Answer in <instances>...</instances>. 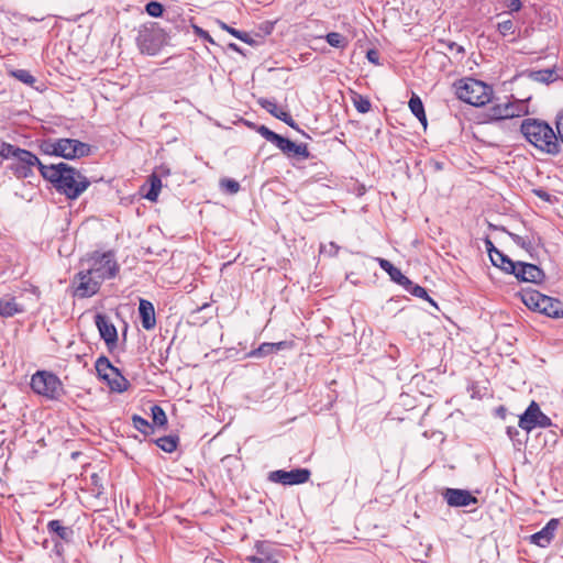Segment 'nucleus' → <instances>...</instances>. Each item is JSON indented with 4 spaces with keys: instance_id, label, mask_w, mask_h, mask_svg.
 <instances>
[{
    "instance_id": "obj_26",
    "label": "nucleus",
    "mask_w": 563,
    "mask_h": 563,
    "mask_svg": "<svg viewBox=\"0 0 563 563\" xmlns=\"http://www.w3.org/2000/svg\"><path fill=\"white\" fill-rule=\"evenodd\" d=\"M405 286V289L410 295L424 299L428 302H430L437 310H439V307L437 302L428 295V291L426 288L421 287L419 284H402Z\"/></svg>"
},
{
    "instance_id": "obj_5",
    "label": "nucleus",
    "mask_w": 563,
    "mask_h": 563,
    "mask_svg": "<svg viewBox=\"0 0 563 563\" xmlns=\"http://www.w3.org/2000/svg\"><path fill=\"white\" fill-rule=\"evenodd\" d=\"M489 258L494 266L514 274L518 282H541L544 277L542 269L537 265L523 262L515 263L499 250H490Z\"/></svg>"
},
{
    "instance_id": "obj_48",
    "label": "nucleus",
    "mask_w": 563,
    "mask_h": 563,
    "mask_svg": "<svg viewBox=\"0 0 563 563\" xmlns=\"http://www.w3.org/2000/svg\"><path fill=\"white\" fill-rule=\"evenodd\" d=\"M556 129H558V134H559L561 141L563 142V114L558 118Z\"/></svg>"
},
{
    "instance_id": "obj_55",
    "label": "nucleus",
    "mask_w": 563,
    "mask_h": 563,
    "mask_svg": "<svg viewBox=\"0 0 563 563\" xmlns=\"http://www.w3.org/2000/svg\"><path fill=\"white\" fill-rule=\"evenodd\" d=\"M230 47L235 49V51H239L238 46L235 44H230Z\"/></svg>"
},
{
    "instance_id": "obj_52",
    "label": "nucleus",
    "mask_w": 563,
    "mask_h": 563,
    "mask_svg": "<svg viewBox=\"0 0 563 563\" xmlns=\"http://www.w3.org/2000/svg\"><path fill=\"white\" fill-rule=\"evenodd\" d=\"M228 32H229L230 34H232L233 36H235L236 38L240 36V33H241V31H238V30H235V29H233V27H231V26H230V29L228 30Z\"/></svg>"
},
{
    "instance_id": "obj_45",
    "label": "nucleus",
    "mask_w": 563,
    "mask_h": 563,
    "mask_svg": "<svg viewBox=\"0 0 563 563\" xmlns=\"http://www.w3.org/2000/svg\"><path fill=\"white\" fill-rule=\"evenodd\" d=\"M521 1L520 0H508L507 8L510 12H517L521 9Z\"/></svg>"
},
{
    "instance_id": "obj_13",
    "label": "nucleus",
    "mask_w": 563,
    "mask_h": 563,
    "mask_svg": "<svg viewBox=\"0 0 563 563\" xmlns=\"http://www.w3.org/2000/svg\"><path fill=\"white\" fill-rule=\"evenodd\" d=\"M95 323L100 338L104 341L108 350L112 352L118 345V330L115 325L110 321L109 317L102 313L95 316Z\"/></svg>"
},
{
    "instance_id": "obj_2",
    "label": "nucleus",
    "mask_w": 563,
    "mask_h": 563,
    "mask_svg": "<svg viewBox=\"0 0 563 563\" xmlns=\"http://www.w3.org/2000/svg\"><path fill=\"white\" fill-rule=\"evenodd\" d=\"M119 266L111 252L95 253L80 262L77 277L80 282H99L112 279L118 273Z\"/></svg>"
},
{
    "instance_id": "obj_18",
    "label": "nucleus",
    "mask_w": 563,
    "mask_h": 563,
    "mask_svg": "<svg viewBox=\"0 0 563 563\" xmlns=\"http://www.w3.org/2000/svg\"><path fill=\"white\" fill-rule=\"evenodd\" d=\"M257 102L263 109H265L275 118L282 120L283 122H285L286 124L294 129L297 128L296 122L294 121L291 115L287 111L279 109L274 100L261 98L258 99Z\"/></svg>"
},
{
    "instance_id": "obj_17",
    "label": "nucleus",
    "mask_w": 563,
    "mask_h": 563,
    "mask_svg": "<svg viewBox=\"0 0 563 563\" xmlns=\"http://www.w3.org/2000/svg\"><path fill=\"white\" fill-rule=\"evenodd\" d=\"M559 527V520L558 519H551L545 527H543L540 531L536 532L531 536V542L541 547L545 548L550 544L552 539L554 538V532Z\"/></svg>"
},
{
    "instance_id": "obj_11",
    "label": "nucleus",
    "mask_w": 563,
    "mask_h": 563,
    "mask_svg": "<svg viewBox=\"0 0 563 563\" xmlns=\"http://www.w3.org/2000/svg\"><path fill=\"white\" fill-rule=\"evenodd\" d=\"M311 472L308 468H294L290 471L277 470L268 474V479L282 485H299L307 483Z\"/></svg>"
},
{
    "instance_id": "obj_51",
    "label": "nucleus",
    "mask_w": 563,
    "mask_h": 563,
    "mask_svg": "<svg viewBox=\"0 0 563 563\" xmlns=\"http://www.w3.org/2000/svg\"><path fill=\"white\" fill-rule=\"evenodd\" d=\"M485 244H486V250L488 252V255L490 256V250L493 251V250H497V249L495 247L493 242L489 240H486Z\"/></svg>"
},
{
    "instance_id": "obj_28",
    "label": "nucleus",
    "mask_w": 563,
    "mask_h": 563,
    "mask_svg": "<svg viewBox=\"0 0 563 563\" xmlns=\"http://www.w3.org/2000/svg\"><path fill=\"white\" fill-rule=\"evenodd\" d=\"M99 291V284H78L77 287L71 288V295L78 298H88Z\"/></svg>"
},
{
    "instance_id": "obj_1",
    "label": "nucleus",
    "mask_w": 563,
    "mask_h": 563,
    "mask_svg": "<svg viewBox=\"0 0 563 563\" xmlns=\"http://www.w3.org/2000/svg\"><path fill=\"white\" fill-rule=\"evenodd\" d=\"M40 172L46 180L54 185L58 192L65 195L68 199L78 198L90 185L85 175L65 163L41 165Z\"/></svg>"
},
{
    "instance_id": "obj_40",
    "label": "nucleus",
    "mask_w": 563,
    "mask_h": 563,
    "mask_svg": "<svg viewBox=\"0 0 563 563\" xmlns=\"http://www.w3.org/2000/svg\"><path fill=\"white\" fill-rule=\"evenodd\" d=\"M340 246L334 242H329L327 244L320 245V254L323 256L332 257L338 254Z\"/></svg>"
},
{
    "instance_id": "obj_38",
    "label": "nucleus",
    "mask_w": 563,
    "mask_h": 563,
    "mask_svg": "<svg viewBox=\"0 0 563 563\" xmlns=\"http://www.w3.org/2000/svg\"><path fill=\"white\" fill-rule=\"evenodd\" d=\"M353 104L361 113H366L371 110V101L361 95H356L353 98Z\"/></svg>"
},
{
    "instance_id": "obj_49",
    "label": "nucleus",
    "mask_w": 563,
    "mask_h": 563,
    "mask_svg": "<svg viewBox=\"0 0 563 563\" xmlns=\"http://www.w3.org/2000/svg\"><path fill=\"white\" fill-rule=\"evenodd\" d=\"M196 31L197 33L205 40H208L209 42H212L211 37L209 36L208 32L199 29V27H196Z\"/></svg>"
},
{
    "instance_id": "obj_10",
    "label": "nucleus",
    "mask_w": 563,
    "mask_h": 563,
    "mask_svg": "<svg viewBox=\"0 0 563 563\" xmlns=\"http://www.w3.org/2000/svg\"><path fill=\"white\" fill-rule=\"evenodd\" d=\"M518 426L522 430L530 432L536 428L551 427L552 420L544 415L541 411L540 406L532 400L525 412L519 417Z\"/></svg>"
},
{
    "instance_id": "obj_25",
    "label": "nucleus",
    "mask_w": 563,
    "mask_h": 563,
    "mask_svg": "<svg viewBox=\"0 0 563 563\" xmlns=\"http://www.w3.org/2000/svg\"><path fill=\"white\" fill-rule=\"evenodd\" d=\"M380 267L389 275L391 282H410L401 272L395 267L389 261L376 258Z\"/></svg>"
},
{
    "instance_id": "obj_43",
    "label": "nucleus",
    "mask_w": 563,
    "mask_h": 563,
    "mask_svg": "<svg viewBox=\"0 0 563 563\" xmlns=\"http://www.w3.org/2000/svg\"><path fill=\"white\" fill-rule=\"evenodd\" d=\"M511 240L519 246H521L525 250H529L531 247V243L525 239L523 236H520L515 233H509Z\"/></svg>"
},
{
    "instance_id": "obj_23",
    "label": "nucleus",
    "mask_w": 563,
    "mask_h": 563,
    "mask_svg": "<svg viewBox=\"0 0 563 563\" xmlns=\"http://www.w3.org/2000/svg\"><path fill=\"white\" fill-rule=\"evenodd\" d=\"M256 553L258 556L253 558L256 563H278L276 554L271 551L269 544L260 542L256 544Z\"/></svg>"
},
{
    "instance_id": "obj_24",
    "label": "nucleus",
    "mask_w": 563,
    "mask_h": 563,
    "mask_svg": "<svg viewBox=\"0 0 563 563\" xmlns=\"http://www.w3.org/2000/svg\"><path fill=\"white\" fill-rule=\"evenodd\" d=\"M111 374L110 379L107 382L110 389L117 393L125 391L130 386L129 380L120 373L119 368Z\"/></svg>"
},
{
    "instance_id": "obj_32",
    "label": "nucleus",
    "mask_w": 563,
    "mask_h": 563,
    "mask_svg": "<svg viewBox=\"0 0 563 563\" xmlns=\"http://www.w3.org/2000/svg\"><path fill=\"white\" fill-rule=\"evenodd\" d=\"M150 183H151V188H150L148 192L145 195V198L148 199L150 201H156L159 190L162 188V180L158 176L153 174L150 177Z\"/></svg>"
},
{
    "instance_id": "obj_15",
    "label": "nucleus",
    "mask_w": 563,
    "mask_h": 563,
    "mask_svg": "<svg viewBox=\"0 0 563 563\" xmlns=\"http://www.w3.org/2000/svg\"><path fill=\"white\" fill-rule=\"evenodd\" d=\"M159 34L155 31L143 30L140 32L137 43L142 53L155 55L161 46Z\"/></svg>"
},
{
    "instance_id": "obj_29",
    "label": "nucleus",
    "mask_w": 563,
    "mask_h": 563,
    "mask_svg": "<svg viewBox=\"0 0 563 563\" xmlns=\"http://www.w3.org/2000/svg\"><path fill=\"white\" fill-rule=\"evenodd\" d=\"M179 438L177 435H165L155 440V444L167 453H173L178 445Z\"/></svg>"
},
{
    "instance_id": "obj_9",
    "label": "nucleus",
    "mask_w": 563,
    "mask_h": 563,
    "mask_svg": "<svg viewBox=\"0 0 563 563\" xmlns=\"http://www.w3.org/2000/svg\"><path fill=\"white\" fill-rule=\"evenodd\" d=\"M42 147L46 154L60 156L66 159L85 157L90 153L89 144L74 139H58L45 142Z\"/></svg>"
},
{
    "instance_id": "obj_16",
    "label": "nucleus",
    "mask_w": 563,
    "mask_h": 563,
    "mask_svg": "<svg viewBox=\"0 0 563 563\" xmlns=\"http://www.w3.org/2000/svg\"><path fill=\"white\" fill-rule=\"evenodd\" d=\"M276 146L288 157H299L302 159L309 157V152L306 144H296L284 136L276 144Z\"/></svg>"
},
{
    "instance_id": "obj_33",
    "label": "nucleus",
    "mask_w": 563,
    "mask_h": 563,
    "mask_svg": "<svg viewBox=\"0 0 563 563\" xmlns=\"http://www.w3.org/2000/svg\"><path fill=\"white\" fill-rule=\"evenodd\" d=\"M153 423L157 427H165L167 424V417L164 409L158 405H153L151 408Z\"/></svg>"
},
{
    "instance_id": "obj_27",
    "label": "nucleus",
    "mask_w": 563,
    "mask_h": 563,
    "mask_svg": "<svg viewBox=\"0 0 563 563\" xmlns=\"http://www.w3.org/2000/svg\"><path fill=\"white\" fill-rule=\"evenodd\" d=\"M409 108H410L411 112L415 114V117L426 128L427 126V117L424 113V108H423L422 101L418 96L413 95L410 98Z\"/></svg>"
},
{
    "instance_id": "obj_22",
    "label": "nucleus",
    "mask_w": 563,
    "mask_h": 563,
    "mask_svg": "<svg viewBox=\"0 0 563 563\" xmlns=\"http://www.w3.org/2000/svg\"><path fill=\"white\" fill-rule=\"evenodd\" d=\"M97 375L100 379L108 382L111 373L117 371V367L111 364L107 356H99L95 363Z\"/></svg>"
},
{
    "instance_id": "obj_20",
    "label": "nucleus",
    "mask_w": 563,
    "mask_h": 563,
    "mask_svg": "<svg viewBox=\"0 0 563 563\" xmlns=\"http://www.w3.org/2000/svg\"><path fill=\"white\" fill-rule=\"evenodd\" d=\"M22 312H24V307L14 297L5 295L0 298V317L11 318Z\"/></svg>"
},
{
    "instance_id": "obj_8",
    "label": "nucleus",
    "mask_w": 563,
    "mask_h": 563,
    "mask_svg": "<svg viewBox=\"0 0 563 563\" xmlns=\"http://www.w3.org/2000/svg\"><path fill=\"white\" fill-rule=\"evenodd\" d=\"M0 155L5 159L14 161L11 165V169H13L15 175L21 178L27 177L31 174L32 167L37 165L40 168L41 165H43L31 152L7 143L2 144Z\"/></svg>"
},
{
    "instance_id": "obj_46",
    "label": "nucleus",
    "mask_w": 563,
    "mask_h": 563,
    "mask_svg": "<svg viewBox=\"0 0 563 563\" xmlns=\"http://www.w3.org/2000/svg\"><path fill=\"white\" fill-rule=\"evenodd\" d=\"M272 344H273L275 353L291 346V343L288 341H280V342H276V343H272Z\"/></svg>"
},
{
    "instance_id": "obj_34",
    "label": "nucleus",
    "mask_w": 563,
    "mask_h": 563,
    "mask_svg": "<svg viewBox=\"0 0 563 563\" xmlns=\"http://www.w3.org/2000/svg\"><path fill=\"white\" fill-rule=\"evenodd\" d=\"M325 40L332 47L344 48L347 45L346 37L338 32L328 33Z\"/></svg>"
},
{
    "instance_id": "obj_7",
    "label": "nucleus",
    "mask_w": 563,
    "mask_h": 563,
    "mask_svg": "<svg viewBox=\"0 0 563 563\" xmlns=\"http://www.w3.org/2000/svg\"><path fill=\"white\" fill-rule=\"evenodd\" d=\"M30 385L35 394L48 400L58 401L66 394L59 377L48 371H37L35 374H33Z\"/></svg>"
},
{
    "instance_id": "obj_53",
    "label": "nucleus",
    "mask_w": 563,
    "mask_h": 563,
    "mask_svg": "<svg viewBox=\"0 0 563 563\" xmlns=\"http://www.w3.org/2000/svg\"><path fill=\"white\" fill-rule=\"evenodd\" d=\"M218 24H219V26H220L222 30H224V31H227V32H228V30L230 29V26H229V25H227L224 22L218 21Z\"/></svg>"
},
{
    "instance_id": "obj_4",
    "label": "nucleus",
    "mask_w": 563,
    "mask_h": 563,
    "mask_svg": "<svg viewBox=\"0 0 563 563\" xmlns=\"http://www.w3.org/2000/svg\"><path fill=\"white\" fill-rule=\"evenodd\" d=\"M516 295L531 311L540 312L554 319L563 318V302L556 298L543 295L532 288L521 289Z\"/></svg>"
},
{
    "instance_id": "obj_50",
    "label": "nucleus",
    "mask_w": 563,
    "mask_h": 563,
    "mask_svg": "<svg viewBox=\"0 0 563 563\" xmlns=\"http://www.w3.org/2000/svg\"><path fill=\"white\" fill-rule=\"evenodd\" d=\"M238 38L243 41V42H245V43H249V44L252 43V40H251L250 35L247 33H245V32H241L240 36Z\"/></svg>"
},
{
    "instance_id": "obj_47",
    "label": "nucleus",
    "mask_w": 563,
    "mask_h": 563,
    "mask_svg": "<svg viewBox=\"0 0 563 563\" xmlns=\"http://www.w3.org/2000/svg\"><path fill=\"white\" fill-rule=\"evenodd\" d=\"M367 59L372 62L373 64H378V53L374 49H369L366 54Z\"/></svg>"
},
{
    "instance_id": "obj_42",
    "label": "nucleus",
    "mask_w": 563,
    "mask_h": 563,
    "mask_svg": "<svg viewBox=\"0 0 563 563\" xmlns=\"http://www.w3.org/2000/svg\"><path fill=\"white\" fill-rule=\"evenodd\" d=\"M497 30L503 36L514 34L515 33V25L511 20H506L503 22H499L497 25Z\"/></svg>"
},
{
    "instance_id": "obj_41",
    "label": "nucleus",
    "mask_w": 563,
    "mask_h": 563,
    "mask_svg": "<svg viewBox=\"0 0 563 563\" xmlns=\"http://www.w3.org/2000/svg\"><path fill=\"white\" fill-rule=\"evenodd\" d=\"M163 5L159 2L151 1L146 4V12L154 18H158L163 14Z\"/></svg>"
},
{
    "instance_id": "obj_44",
    "label": "nucleus",
    "mask_w": 563,
    "mask_h": 563,
    "mask_svg": "<svg viewBox=\"0 0 563 563\" xmlns=\"http://www.w3.org/2000/svg\"><path fill=\"white\" fill-rule=\"evenodd\" d=\"M210 307L209 302H203L201 306L197 307L195 310L191 311L190 316L194 319V323L198 322V313L207 308Z\"/></svg>"
},
{
    "instance_id": "obj_39",
    "label": "nucleus",
    "mask_w": 563,
    "mask_h": 563,
    "mask_svg": "<svg viewBox=\"0 0 563 563\" xmlns=\"http://www.w3.org/2000/svg\"><path fill=\"white\" fill-rule=\"evenodd\" d=\"M258 133L265 137L268 142H272L273 144H277L280 139L283 137L282 135L273 132L272 130H269L268 128H266L265 125H261L258 128Z\"/></svg>"
},
{
    "instance_id": "obj_54",
    "label": "nucleus",
    "mask_w": 563,
    "mask_h": 563,
    "mask_svg": "<svg viewBox=\"0 0 563 563\" xmlns=\"http://www.w3.org/2000/svg\"><path fill=\"white\" fill-rule=\"evenodd\" d=\"M55 549H56L57 553H60V545L58 543H55Z\"/></svg>"
},
{
    "instance_id": "obj_12",
    "label": "nucleus",
    "mask_w": 563,
    "mask_h": 563,
    "mask_svg": "<svg viewBox=\"0 0 563 563\" xmlns=\"http://www.w3.org/2000/svg\"><path fill=\"white\" fill-rule=\"evenodd\" d=\"M525 111V104L521 101H506L490 107L487 115L490 120H505L520 117Z\"/></svg>"
},
{
    "instance_id": "obj_35",
    "label": "nucleus",
    "mask_w": 563,
    "mask_h": 563,
    "mask_svg": "<svg viewBox=\"0 0 563 563\" xmlns=\"http://www.w3.org/2000/svg\"><path fill=\"white\" fill-rule=\"evenodd\" d=\"M274 353H275V351H274L273 344L271 342H264L257 349L252 350L249 353V356L260 358V357H264V356H267V355H271Z\"/></svg>"
},
{
    "instance_id": "obj_6",
    "label": "nucleus",
    "mask_w": 563,
    "mask_h": 563,
    "mask_svg": "<svg viewBox=\"0 0 563 563\" xmlns=\"http://www.w3.org/2000/svg\"><path fill=\"white\" fill-rule=\"evenodd\" d=\"M455 93L460 100L474 107H482L492 100L493 89L481 80L464 78L455 84Z\"/></svg>"
},
{
    "instance_id": "obj_19",
    "label": "nucleus",
    "mask_w": 563,
    "mask_h": 563,
    "mask_svg": "<svg viewBox=\"0 0 563 563\" xmlns=\"http://www.w3.org/2000/svg\"><path fill=\"white\" fill-rule=\"evenodd\" d=\"M139 313L142 327L145 330H152L156 325L155 309L151 301L140 299Z\"/></svg>"
},
{
    "instance_id": "obj_3",
    "label": "nucleus",
    "mask_w": 563,
    "mask_h": 563,
    "mask_svg": "<svg viewBox=\"0 0 563 563\" xmlns=\"http://www.w3.org/2000/svg\"><path fill=\"white\" fill-rule=\"evenodd\" d=\"M521 132L533 146L540 151L555 155L560 152L561 145L553 129L545 122L538 120H525L521 124Z\"/></svg>"
},
{
    "instance_id": "obj_31",
    "label": "nucleus",
    "mask_w": 563,
    "mask_h": 563,
    "mask_svg": "<svg viewBox=\"0 0 563 563\" xmlns=\"http://www.w3.org/2000/svg\"><path fill=\"white\" fill-rule=\"evenodd\" d=\"M134 428L141 433L148 435L154 432L153 426L141 416L134 415L132 417Z\"/></svg>"
},
{
    "instance_id": "obj_37",
    "label": "nucleus",
    "mask_w": 563,
    "mask_h": 563,
    "mask_svg": "<svg viewBox=\"0 0 563 563\" xmlns=\"http://www.w3.org/2000/svg\"><path fill=\"white\" fill-rule=\"evenodd\" d=\"M11 75L18 80L32 86L35 82L34 76L25 69H16L11 71Z\"/></svg>"
},
{
    "instance_id": "obj_21",
    "label": "nucleus",
    "mask_w": 563,
    "mask_h": 563,
    "mask_svg": "<svg viewBox=\"0 0 563 563\" xmlns=\"http://www.w3.org/2000/svg\"><path fill=\"white\" fill-rule=\"evenodd\" d=\"M47 530L49 533L55 534L58 539L67 543L73 541V528L64 526L60 520H51L47 523Z\"/></svg>"
},
{
    "instance_id": "obj_14",
    "label": "nucleus",
    "mask_w": 563,
    "mask_h": 563,
    "mask_svg": "<svg viewBox=\"0 0 563 563\" xmlns=\"http://www.w3.org/2000/svg\"><path fill=\"white\" fill-rule=\"evenodd\" d=\"M442 496L450 507H466L478 501L471 492L460 488H446Z\"/></svg>"
},
{
    "instance_id": "obj_36",
    "label": "nucleus",
    "mask_w": 563,
    "mask_h": 563,
    "mask_svg": "<svg viewBox=\"0 0 563 563\" xmlns=\"http://www.w3.org/2000/svg\"><path fill=\"white\" fill-rule=\"evenodd\" d=\"M220 188L230 195H234L240 190V184L230 178H223L220 180Z\"/></svg>"
},
{
    "instance_id": "obj_30",
    "label": "nucleus",
    "mask_w": 563,
    "mask_h": 563,
    "mask_svg": "<svg viewBox=\"0 0 563 563\" xmlns=\"http://www.w3.org/2000/svg\"><path fill=\"white\" fill-rule=\"evenodd\" d=\"M529 77L537 82H551L555 78V74L552 69H542V70H536L531 71Z\"/></svg>"
},
{
    "instance_id": "obj_56",
    "label": "nucleus",
    "mask_w": 563,
    "mask_h": 563,
    "mask_svg": "<svg viewBox=\"0 0 563 563\" xmlns=\"http://www.w3.org/2000/svg\"><path fill=\"white\" fill-rule=\"evenodd\" d=\"M538 195H539V197H541V198H547V197H548V195H547V194L538 192Z\"/></svg>"
}]
</instances>
